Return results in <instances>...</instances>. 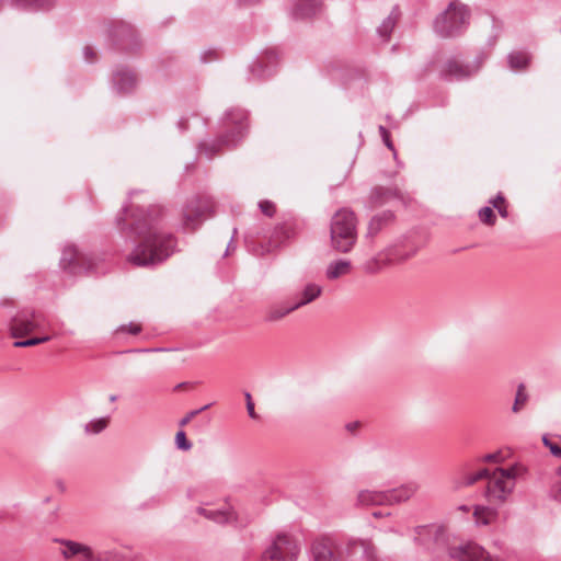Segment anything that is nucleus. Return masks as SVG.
<instances>
[{
  "instance_id": "nucleus-1",
  "label": "nucleus",
  "mask_w": 561,
  "mask_h": 561,
  "mask_svg": "<svg viewBox=\"0 0 561 561\" xmlns=\"http://www.w3.org/2000/svg\"><path fill=\"white\" fill-rule=\"evenodd\" d=\"M161 208L151 206L147 211L130 210V231L142 237V241L133 250L128 261L136 266H153L171 256L176 247V240L171 233L159 229Z\"/></svg>"
},
{
  "instance_id": "nucleus-2",
  "label": "nucleus",
  "mask_w": 561,
  "mask_h": 561,
  "mask_svg": "<svg viewBox=\"0 0 561 561\" xmlns=\"http://www.w3.org/2000/svg\"><path fill=\"white\" fill-rule=\"evenodd\" d=\"M222 125L227 133L217 140L203 141L199 152L211 159L222 147H234L245 136L248 130V114L242 108H231L225 113Z\"/></svg>"
},
{
  "instance_id": "nucleus-3",
  "label": "nucleus",
  "mask_w": 561,
  "mask_h": 561,
  "mask_svg": "<svg viewBox=\"0 0 561 561\" xmlns=\"http://www.w3.org/2000/svg\"><path fill=\"white\" fill-rule=\"evenodd\" d=\"M526 472L527 469L522 463L488 470V474L484 477L488 480L485 490L488 501L494 504L506 502L514 491L516 481L523 478Z\"/></svg>"
},
{
  "instance_id": "nucleus-4",
  "label": "nucleus",
  "mask_w": 561,
  "mask_h": 561,
  "mask_svg": "<svg viewBox=\"0 0 561 561\" xmlns=\"http://www.w3.org/2000/svg\"><path fill=\"white\" fill-rule=\"evenodd\" d=\"M357 219L353 211L340 209L331 220V243L341 253L350 252L357 240Z\"/></svg>"
},
{
  "instance_id": "nucleus-5",
  "label": "nucleus",
  "mask_w": 561,
  "mask_h": 561,
  "mask_svg": "<svg viewBox=\"0 0 561 561\" xmlns=\"http://www.w3.org/2000/svg\"><path fill=\"white\" fill-rule=\"evenodd\" d=\"M61 554L76 561H124V556L116 549H93L92 547L73 541L60 540Z\"/></svg>"
},
{
  "instance_id": "nucleus-6",
  "label": "nucleus",
  "mask_w": 561,
  "mask_h": 561,
  "mask_svg": "<svg viewBox=\"0 0 561 561\" xmlns=\"http://www.w3.org/2000/svg\"><path fill=\"white\" fill-rule=\"evenodd\" d=\"M469 18L467 7L458 0L449 3L447 9L437 16L435 30L444 37L456 35L467 23Z\"/></svg>"
},
{
  "instance_id": "nucleus-7",
  "label": "nucleus",
  "mask_w": 561,
  "mask_h": 561,
  "mask_svg": "<svg viewBox=\"0 0 561 561\" xmlns=\"http://www.w3.org/2000/svg\"><path fill=\"white\" fill-rule=\"evenodd\" d=\"M279 64L277 48H265L249 67L250 81H261L275 75Z\"/></svg>"
},
{
  "instance_id": "nucleus-8",
  "label": "nucleus",
  "mask_w": 561,
  "mask_h": 561,
  "mask_svg": "<svg viewBox=\"0 0 561 561\" xmlns=\"http://www.w3.org/2000/svg\"><path fill=\"white\" fill-rule=\"evenodd\" d=\"M214 203L209 197H194L183 209V226L195 230L202 221L213 214Z\"/></svg>"
},
{
  "instance_id": "nucleus-9",
  "label": "nucleus",
  "mask_w": 561,
  "mask_h": 561,
  "mask_svg": "<svg viewBox=\"0 0 561 561\" xmlns=\"http://www.w3.org/2000/svg\"><path fill=\"white\" fill-rule=\"evenodd\" d=\"M42 314L34 310L23 309L18 311L10 320V332L13 337L24 336L41 328Z\"/></svg>"
},
{
  "instance_id": "nucleus-10",
  "label": "nucleus",
  "mask_w": 561,
  "mask_h": 561,
  "mask_svg": "<svg viewBox=\"0 0 561 561\" xmlns=\"http://www.w3.org/2000/svg\"><path fill=\"white\" fill-rule=\"evenodd\" d=\"M482 62V58L471 62H463L458 59H449L446 61L443 72L446 76L453 77L457 80H463L476 75L480 70Z\"/></svg>"
},
{
  "instance_id": "nucleus-11",
  "label": "nucleus",
  "mask_w": 561,
  "mask_h": 561,
  "mask_svg": "<svg viewBox=\"0 0 561 561\" xmlns=\"http://www.w3.org/2000/svg\"><path fill=\"white\" fill-rule=\"evenodd\" d=\"M456 558L458 561H502L500 557L491 554L477 543H468L459 548Z\"/></svg>"
},
{
  "instance_id": "nucleus-12",
  "label": "nucleus",
  "mask_w": 561,
  "mask_h": 561,
  "mask_svg": "<svg viewBox=\"0 0 561 561\" xmlns=\"http://www.w3.org/2000/svg\"><path fill=\"white\" fill-rule=\"evenodd\" d=\"M313 561H339L334 543L328 537L317 538L311 547Z\"/></svg>"
},
{
  "instance_id": "nucleus-13",
  "label": "nucleus",
  "mask_w": 561,
  "mask_h": 561,
  "mask_svg": "<svg viewBox=\"0 0 561 561\" xmlns=\"http://www.w3.org/2000/svg\"><path fill=\"white\" fill-rule=\"evenodd\" d=\"M197 512L217 524L237 523V513L230 506L217 510L198 507Z\"/></svg>"
},
{
  "instance_id": "nucleus-14",
  "label": "nucleus",
  "mask_w": 561,
  "mask_h": 561,
  "mask_svg": "<svg viewBox=\"0 0 561 561\" xmlns=\"http://www.w3.org/2000/svg\"><path fill=\"white\" fill-rule=\"evenodd\" d=\"M322 294V287L317 284H308L301 291L299 300L294 305H288L283 308V316L293 312L294 310L308 305L316 300Z\"/></svg>"
},
{
  "instance_id": "nucleus-15",
  "label": "nucleus",
  "mask_w": 561,
  "mask_h": 561,
  "mask_svg": "<svg viewBox=\"0 0 561 561\" xmlns=\"http://www.w3.org/2000/svg\"><path fill=\"white\" fill-rule=\"evenodd\" d=\"M113 83L118 93H129L136 87L134 73L127 69H118L113 75Z\"/></svg>"
},
{
  "instance_id": "nucleus-16",
  "label": "nucleus",
  "mask_w": 561,
  "mask_h": 561,
  "mask_svg": "<svg viewBox=\"0 0 561 561\" xmlns=\"http://www.w3.org/2000/svg\"><path fill=\"white\" fill-rule=\"evenodd\" d=\"M419 490L416 483L411 482L397 489L387 491L388 505L398 504L410 500Z\"/></svg>"
},
{
  "instance_id": "nucleus-17",
  "label": "nucleus",
  "mask_w": 561,
  "mask_h": 561,
  "mask_svg": "<svg viewBox=\"0 0 561 561\" xmlns=\"http://www.w3.org/2000/svg\"><path fill=\"white\" fill-rule=\"evenodd\" d=\"M488 474V469H481L478 471H463L456 476L451 482L454 490H460L466 486L474 484L477 481L484 479Z\"/></svg>"
},
{
  "instance_id": "nucleus-18",
  "label": "nucleus",
  "mask_w": 561,
  "mask_h": 561,
  "mask_svg": "<svg viewBox=\"0 0 561 561\" xmlns=\"http://www.w3.org/2000/svg\"><path fill=\"white\" fill-rule=\"evenodd\" d=\"M322 12L321 0H298L295 5V14L300 19H310Z\"/></svg>"
},
{
  "instance_id": "nucleus-19",
  "label": "nucleus",
  "mask_w": 561,
  "mask_h": 561,
  "mask_svg": "<svg viewBox=\"0 0 561 561\" xmlns=\"http://www.w3.org/2000/svg\"><path fill=\"white\" fill-rule=\"evenodd\" d=\"M352 272V263L348 260H335L329 263L325 270V277L335 280L348 275Z\"/></svg>"
},
{
  "instance_id": "nucleus-20",
  "label": "nucleus",
  "mask_w": 561,
  "mask_h": 561,
  "mask_svg": "<svg viewBox=\"0 0 561 561\" xmlns=\"http://www.w3.org/2000/svg\"><path fill=\"white\" fill-rule=\"evenodd\" d=\"M300 547L301 545L297 537L283 534V561H296Z\"/></svg>"
},
{
  "instance_id": "nucleus-21",
  "label": "nucleus",
  "mask_w": 561,
  "mask_h": 561,
  "mask_svg": "<svg viewBox=\"0 0 561 561\" xmlns=\"http://www.w3.org/2000/svg\"><path fill=\"white\" fill-rule=\"evenodd\" d=\"M357 499L363 505H388L387 492L382 491H360Z\"/></svg>"
},
{
  "instance_id": "nucleus-22",
  "label": "nucleus",
  "mask_w": 561,
  "mask_h": 561,
  "mask_svg": "<svg viewBox=\"0 0 561 561\" xmlns=\"http://www.w3.org/2000/svg\"><path fill=\"white\" fill-rule=\"evenodd\" d=\"M79 260V253L73 245H66L60 257V266L75 273V264Z\"/></svg>"
},
{
  "instance_id": "nucleus-23",
  "label": "nucleus",
  "mask_w": 561,
  "mask_h": 561,
  "mask_svg": "<svg viewBox=\"0 0 561 561\" xmlns=\"http://www.w3.org/2000/svg\"><path fill=\"white\" fill-rule=\"evenodd\" d=\"M474 520L478 525H490L497 518V512L485 506H477L473 512Z\"/></svg>"
},
{
  "instance_id": "nucleus-24",
  "label": "nucleus",
  "mask_w": 561,
  "mask_h": 561,
  "mask_svg": "<svg viewBox=\"0 0 561 561\" xmlns=\"http://www.w3.org/2000/svg\"><path fill=\"white\" fill-rule=\"evenodd\" d=\"M262 561H280V534L275 535L266 547L262 553Z\"/></svg>"
},
{
  "instance_id": "nucleus-25",
  "label": "nucleus",
  "mask_w": 561,
  "mask_h": 561,
  "mask_svg": "<svg viewBox=\"0 0 561 561\" xmlns=\"http://www.w3.org/2000/svg\"><path fill=\"white\" fill-rule=\"evenodd\" d=\"M359 546L363 549L364 557L366 561H376L377 560V550L376 547L370 541H350L347 543V550L350 553L353 552L355 547Z\"/></svg>"
},
{
  "instance_id": "nucleus-26",
  "label": "nucleus",
  "mask_w": 561,
  "mask_h": 561,
  "mask_svg": "<svg viewBox=\"0 0 561 561\" xmlns=\"http://www.w3.org/2000/svg\"><path fill=\"white\" fill-rule=\"evenodd\" d=\"M108 425L107 417L93 419L84 425V432L88 435H96L103 432Z\"/></svg>"
},
{
  "instance_id": "nucleus-27",
  "label": "nucleus",
  "mask_w": 561,
  "mask_h": 561,
  "mask_svg": "<svg viewBox=\"0 0 561 561\" xmlns=\"http://www.w3.org/2000/svg\"><path fill=\"white\" fill-rule=\"evenodd\" d=\"M528 400V394L526 393V387L525 385L520 383L517 388L515 402L513 404V412L517 413L519 412L526 404Z\"/></svg>"
},
{
  "instance_id": "nucleus-28",
  "label": "nucleus",
  "mask_w": 561,
  "mask_h": 561,
  "mask_svg": "<svg viewBox=\"0 0 561 561\" xmlns=\"http://www.w3.org/2000/svg\"><path fill=\"white\" fill-rule=\"evenodd\" d=\"M511 67L515 70H522L529 64V58L524 53H515L510 57Z\"/></svg>"
},
{
  "instance_id": "nucleus-29",
  "label": "nucleus",
  "mask_w": 561,
  "mask_h": 561,
  "mask_svg": "<svg viewBox=\"0 0 561 561\" xmlns=\"http://www.w3.org/2000/svg\"><path fill=\"white\" fill-rule=\"evenodd\" d=\"M50 340L49 335L41 336V337H32L23 341H15L13 343L14 347H30L34 345H38L41 343H45Z\"/></svg>"
},
{
  "instance_id": "nucleus-30",
  "label": "nucleus",
  "mask_w": 561,
  "mask_h": 561,
  "mask_svg": "<svg viewBox=\"0 0 561 561\" xmlns=\"http://www.w3.org/2000/svg\"><path fill=\"white\" fill-rule=\"evenodd\" d=\"M479 218L483 224L488 226H493L496 220L495 214L491 207H483L480 209Z\"/></svg>"
},
{
  "instance_id": "nucleus-31",
  "label": "nucleus",
  "mask_w": 561,
  "mask_h": 561,
  "mask_svg": "<svg viewBox=\"0 0 561 561\" xmlns=\"http://www.w3.org/2000/svg\"><path fill=\"white\" fill-rule=\"evenodd\" d=\"M259 208L267 217H272L276 214V205L267 199L261 201L259 203Z\"/></svg>"
},
{
  "instance_id": "nucleus-32",
  "label": "nucleus",
  "mask_w": 561,
  "mask_h": 561,
  "mask_svg": "<svg viewBox=\"0 0 561 561\" xmlns=\"http://www.w3.org/2000/svg\"><path fill=\"white\" fill-rule=\"evenodd\" d=\"M175 445L179 449L182 450H190L192 448V444L187 440L186 435L183 431L176 433Z\"/></svg>"
},
{
  "instance_id": "nucleus-33",
  "label": "nucleus",
  "mask_w": 561,
  "mask_h": 561,
  "mask_svg": "<svg viewBox=\"0 0 561 561\" xmlns=\"http://www.w3.org/2000/svg\"><path fill=\"white\" fill-rule=\"evenodd\" d=\"M244 399H245V405H247L248 415L252 420H257L259 419V414L254 410V402L252 400L251 393L245 391L244 392Z\"/></svg>"
},
{
  "instance_id": "nucleus-34",
  "label": "nucleus",
  "mask_w": 561,
  "mask_h": 561,
  "mask_svg": "<svg viewBox=\"0 0 561 561\" xmlns=\"http://www.w3.org/2000/svg\"><path fill=\"white\" fill-rule=\"evenodd\" d=\"M213 405V403H208L197 410H193L191 412H188L181 421H180V425L181 426H185L191 420H193L196 415H198L199 413H202L203 411H206L207 409H209L210 407Z\"/></svg>"
},
{
  "instance_id": "nucleus-35",
  "label": "nucleus",
  "mask_w": 561,
  "mask_h": 561,
  "mask_svg": "<svg viewBox=\"0 0 561 561\" xmlns=\"http://www.w3.org/2000/svg\"><path fill=\"white\" fill-rule=\"evenodd\" d=\"M491 204L500 213L502 217L505 218L507 216V209L503 196H496L494 199L491 201Z\"/></svg>"
},
{
  "instance_id": "nucleus-36",
  "label": "nucleus",
  "mask_w": 561,
  "mask_h": 561,
  "mask_svg": "<svg viewBox=\"0 0 561 561\" xmlns=\"http://www.w3.org/2000/svg\"><path fill=\"white\" fill-rule=\"evenodd\" d=\"M552 496L554 500L561 502V467L557 471V478L552 486Z\"/></svg>"
},
{
  "instance_id": "nucleus-37",
  "label": "nucleus",
  "mask_w": 561,
  "mask_h": 561,
  "mask_svg": "<svg viewBox=\"0 0 561 561\" xmlns=\"http://www.w3.org/2000/svg\"><path fill=\"white\" fill-rule=\"evenodd\" d=\"M542 442L545 444L546 447L549 448L550 453L557 457V458H560L561 459V447L556 444V443H552L550 439H548L547 437H543L542 438Z\"/></svg>"
},
{
  "instance_id": "nucleus-38",
  "label": "nucleus",
  "mask_w": 561,
  "mask_h": 561,
  "mask_svg": "<svg viewBox=\"0 0 561 561\" xmlns=\"http://www.w3.org/2000/svg\"><path fill=\"white\" fill-rule=\"evenodd\" d=\"M280 318V310L278 307H271L265 316V320L268 322L277 321Z\"/></svg>"
},
{
  "instance_id": "nucleus-39",
  "label": "nucleus",
  "mask_w": 561,
  "mask_h": 561,
  "mask_svg": "<svg viewBox=\"0 0 561 561\" xmlns=\"http://www.w3.org/2000/svg\"><path fill=\"white\" fill-rule=\"evenodd\" d=\"M365 271L367 273H376L379 271V264H378V261L376 259H373L370 261H368L365 265Z\"/></svg>"
},
{
  "instance_id": "nucleus-40",
  "label": "nucleus",
  "mask_w": 561,
  "mask_h": 561,
  "mask_svg": "<svg viewBox=\"0 0 561 561\" xmlns=\"http://www.w3.org/2000/svg\"><path fill=\"white\" fill-rule=\"evenodd\" d=\"M83 57H84L85 61H88V62L94 61L95 53L91 46H85L83 48Z\"/></svg>"
},
{
  "instance_id": "nucleus-41",
  "label": "nucleus",
  "mask_w": 561,
  "mask_h": 561,
  "mask_svg": "<svg viewBox=\"0 0 561 561\" xmlns=\"http://www.w3.org/2000/svg\"><path fill=\"white\" fill-rule=\"evenodd\" d=\"M380 133H381V135H382L383 141H385V145H386L390 150H392V151H393V145H392V141H391V139H390V134H389V131H388L386 128L380 127Z\"/></svg>"
},
{
  "instance_id": "nucleus-42",
  "label": "nucleus",
  "mask_w": 561,
  "mask_h": 561,
  "mask_svg": "<svg viewBox=\"0 0 561 561\" xmlns=\"http://www.w3.org/2000/svg\"><path fill=\"white\" fill-rule=\"evenodd\" d=\"M484 460L491 461V462H501V461H503V457H502L501 453H494V454L486 455L484 457Z\"/></svg>"
},
{
  "instance_id": "nucleus-43",
  "label": "nucleus",
  "mask_w": 561,
  "mask_h": 561,
  "mask_svg": "<svg viewBox=\"0 0 561 561\" xmlns=\"http://www.w3.org/2000/svg\"><path fill=\"white\" fill-rule=\"evenodd\" d=\"M127 328L128 332L134 335L138 334L141 331V327L136 323H129Z\"/></svg>"
},
{
  "instance_id": "nucleus-44",
  "label": "nucleus",
  "mask_w": 561,
  "mask_h": 561,
  "mask_svg": "<svg viewBox=\"0 0 561 561\" xmlns=\"http://www.w3.org/2000/svg\"><path fill=\"white\" fill-rule=\"evenodd\" d=\"M119 28H121V33L122 34L126 32L130 38H134V33H133V30H131V27L129 25H123L122 24L119 26Z\"/></svg>"
},
{
  "instance_id": "nucleus-45",
  "label": "nucleus",
  "mask_w": 561,
  "mask_h": 561,
  "mask_svg": "<svg viewBox=\"0 0 561 561\" xmlns=\"http://www.w3.org/2000/svg\"><path fill=\"white\" fill-rule=\"evenodd\" d=\"M125 220H126V217H123V216H117V218H116V221H117L118 226H121L122 222H125Z\"/></svg>"
},
{
  "instance_id": "nucleus-46",
  "label": "nucleus",
  "mask_w": 561,
  "mask_h": 561,
  "mask_svg": "<svg viewBox=\"0 0 561 561\" xmlns=\"http://www.w3.org/2000/svg\"><path fill=\"white\" fill-rule=\"evenodd\" d=\"M232 249H234V247H232V239H231V240H230V242H229V244H228V247H227V249H226V253H225V255H227V254H228V252H229L230 250H232Z\"/></svg>"
},
{
  "instance_id": "nucleus-47",
  "label": "nucleus",
  "mask_w": 561,
  "mask_h": 561,
  "mask_svg": "<svg viewBox=\"0 0 561 561\" xmlns=\"http://www.w3.org/2000/svg\"><path fill=\"white\" fill-rule=\"evenodd\" d=\"M179 126H180L181 129H185L184 121L183 119L179 121Z\"/></svg>"
},
{
  "instance_id": "nucleus-48",
  "label": "nucleus",
  "mask_w": 561,
  "mask_h": 561,
  "mask_svg": "<svg viewBox=\"0 0 561 561\" xmlns=\"http://www.w3.org/2000/svg\"><path fill=\"white\" fill-rule=\"evenodd\" d=\"M116 400H117V396L112 394V396L110 397V401H111V402H115Z\"/></svg>"
},
{
  "instance_id": "nucleus-49",
  "label": "nucleus",
  "mask_w": 561,
  "mask_h": 561,
  "mask_svg": "<svg viewBox=\"0 0 561 561\" xmlns=\"http://www.w3.org/2000/svg\"><path fill=\"white\" fill-rule=\"evenodd\" d=\"M282 236L283 238L286 236V237H289V234L287 233V230L285 229V227L283 226V232H282Z\"/></svg>"
},
{
  "instance_id": "nucleus-50",
  "label": "nucleus",
  "mask_w": 561,
  "mask_h": 561,
  "mask_svg": "<svg viewBox=\"0 0 561 561\" xmlns=\"http://www.w3.org/2000/svg\"><path fill=\"white\" fill-rule=\"evenodd\" d=\"M234 525H240V526H243V523H240L239 519L237 518V523H233ZM245 524H249V520H245L244 525Z\"/></svg>"
},
{
  "instance_id": "nucleus-51",
  "label": "nucleus",
  "mask_w": 561,
  "mask_h": 561,
  "mask_svg": "<svg viewBox=\"0 0 561 561\" xmlns=\"http://www.w3.org/2000/svg\"><path fill=\"white\" fill-rule=\"evenodd\" d=\"M127 211H129V210L127 209V207H124V208H123V213H124V214H126Z\"/></svg>"
},
{
  "instance_id": "nucleus-52",
  "label": "nucleus",
  "mask_w": 561,
  "mask_h": 561,
  "mask_svg": "<svg viewBox=\"0 0 561 561\" xmlns=\"http://www.w3.org/2000/svg\"><path fill=\"white\" fill-rule=\"evenodd\" d=\"M121 330H122V331H125V330H126V327H125V325H122V327H121Z\"/></svg>"
},
{
  "instance_id": "nucleus-53",
  "label": "nucleus",
  "mask_w": 561,
  "mask_h": 561,
  "mask_svg": "<svg viewBox=\"0 0 561 561\" xmlns=\"http://www.w3.org/2000/svg\"><path fill=\"white\" fill-rule=\"evenodd\" d=\"M420 530H426L425 526L420 527Z\"/></svg>"
},
{
  "instance_id": "nucleus-54",
  "label": "nucleus",
  "mask_w": 561,
  "mask_h": 561,
  "mask_svg": "<svg viewBox=\"0 0 561 561\" xmlns=\"http://www.w3.org/2000/svg\"><path fill=\"white\" fill-rule=\"evenodd\" d=\"M139 352H149V350L145 348V350H140Z\"/></svg>"
}]
</instances>
